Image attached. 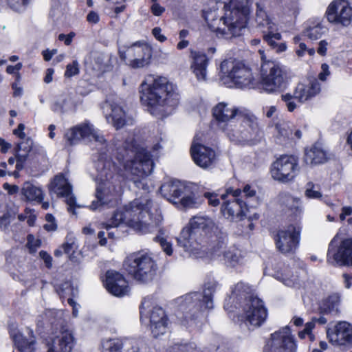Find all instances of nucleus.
I'll use <instances>...</instances> for the list:
<instances>
[{
    "label": "nucleus",
    "instance_id": "nucleus-16",
    "mask_svg": "<svg viewBox=\"0 0 352 352\" xmlns=\"http://www.w3.org/2000/svg\"><path fill=\"white\" fill-rule=\"evenodd\" d=\"M261 85L267 93L279 90L285 81V74L282 67L274 61H265L261 65Z\"/></svg>",
    "mask_w": 352,
    "mask_h": 352
},
{
    "label": "nucleus",
    "instance_id": "nucleus-6",
    "mask_svg": "<svg viewBox=\"0 0 352 352\" xmlns=\"http://www.w3.org/2000/svg\"><path fill=\"white\" fill-rule=\"evenodd\" d=\"M217 286L215 282L208 283L203 293H189L177 298V317L182 325L192 327L197 324L203 317L204 310L213 308L212 294Z\"/></svg>",
    "mask_w": 352,
    "mask_h": 352
},
{
    "label": "nucleus",
    "instance_id": "nucleus-14",
    "mask_svg": "<svg viewBox=\"0 0 352 352\" xmlns=\"http://www.w3.org/2000/svg\"><path fill=\"white\" fill-rule=\"evenodd\" d=\"M327 261L333 265L352 266V238L339 242L336 234L329 244Z\"/></svg>",
    "mask_w": 352,
    "mask_h": 352
},
{
    "label": "nucleus",
    "instance_id": "nucleus-43",
    "mask_svg": "<svg viewBox=\"0 0 352 352\" xmlns=\"http://www.w3.org/2000/svg\"><path fill=\"white\" fill-rule=\"evenodd\" d=\"M339 304V296L336 294H332L322 301L320 309L325 313H337Z\"/></svg>",
    "mask_w": 352,
    "mask_h": 352
},
{
    "label": "nucleus",
    "instance_id": "nucleus-32",
    "mask_svg": "<svg viewBox=\"0 0 352 352\" xmlns=\"http://www.w3.org/2000/svg\"><path fill=\"white\" fill-rule=\"evenodd\" d=\"M329 31V28L324 24L322 19L314 18L309 19L307 23L305 35L311 40H318Z\"/></svg>",
    "mask_w": 352,
    "mask_h": 352
},
{
    "label": "nucleus",
    "instance_id": "nucleus-26",
    "mask_svg": "<svg viewBox=\"0 0 352 352\" xmlns=\"http://www.w3.org/2000/svg\"><path fill=\"white\" fill-rule=\"evenodd\" d=\"M75 344L76 339L73 333L66 328L59 331V334L47 344V352H72Z\"/></svg>",
    "mask_w": 352,
    "mask_h": 352
},
{
    "label": "nucleus",
    "instance_id": "nucleus-57",
    "mask_svg": "<svg viewBox=\"0 0 352 352\" xmlns=\"http://www.w3.org/2000/svg\"><path fill=\"white\" fill-rule=\"evenodd\" d=\"M153 36L160 42H164L167 38L162 34V29L159 27H155L152 30Z\"/></svg>",
    "mask_w": 352,
    "mask_h": 352
},
{
    "label": "nucleus",
    "instance_id": "nucleus-17",
    "mask_svg": "<svg viewBox=\"0 0 352 352\" xmlns=\"http://www.w3.org/2000/svg\"><path fill=\"white\" fill-rule=\"evenodd\" d=\"M320 91V84L316 79L310 81L309 84L299 83L296 87L293 94L287 93L281 96L282 100L285 102L289 111H294L298 107L295 100L300 103L311 100Z\"/></svg>",
    "mask_w": 352,
    "mask_h": 352
},
{
    "label": "nucleus",
    "instance_id": "nucleus-64",
    "mask_svg": "<svg viewBox=\"0 0 352 352\" xmlns=\"http://www.w3.org/2000/svg\"><path fill=\"white\" fill-rule=\"evenodd\" d=\"M39 254H40V256L41 257V258L45 263L46 266L47 267H50L52 266V256L50 254H48L46 252H44V251H41Z\"/></svg>",
    "mask_w": 352,
    "mask_h": 352
},
{
    "label": "nucleus",
    "instance_id": "nucleus-45",
    "mask_svg": "<svg viewBox=\"0 0 352 352\" xmlns=\"http://www.w3.org/2000/svg\"><path fill=\"white\" fill-rule=\"evenodd\" d=\"M123 340L107 339L102 342V352H122Z\"/></svg>",
    "mask_w": 352,
    "mask_h": 352
},
{
    "label": "nucleus",
    "instance_id": "nucleus-24",
    "mask_svg": "<svg viewBox=\"0 0 352 352\" xmlns=\"http://www.w3.org/2000/svg\"><path fill=\"white\" fill-rule=\"evenodd\" d=\"M49 190L51 194H55L58 197L65 199L69 211L74 213V208L75 206L79 207L76 204V197L72 193V185L63 175H58L54 178L50 185Z\"/></svg>",
    "mask_w": 352,
    "mask_h": 352
},
{
    "label": "nucleus",
    "instance_id": "nucleus-34",
    "mask_svg": "<svg viewBox=\"0 0 352 352\" xmlns=\"http://www.w3.org/2000/svg\"><path fill=\"white\" fill-rule=\"evenodd\" d=\"M30 338H26L21 333H17L13 336L15 345L20 352H34L35 351V340L33 331L29 330Z\"/></svg>",
    "mask_w": 352,
    "mask_h": 352
},
{
    "label": "nucleus",
    "instance_id": "nucleus-20",
    "mask_svg": "<svg viewBox=\"0 0 352 352\" xmlns=\"http://www.w3.org/2000/svg\"><path fill=\"white\" fill-rule=\"evenodd\" d=\"M266 350L267 352H296L297 344L289 327L286 326L272 333Z\"/></svg>",
    "mask_w": 352,
    "mask_h": 352
},
{
    "label": "nucleus",
    "instance_id": "nucleus-55",
    "mask_svg": "<svg viewBox=\"0 0 352 352\" xmlns=\"http://www.w3.org/2000/svg\"><path fill=\"white\" fill-rule=\"evenodd\" d=\"M329 75L330 71L329 65L326 63L322 64L321 72L318 74V78L322 81H324Z\"/></svg>",
    "mask_w": 352,
    "mask_h": 352
},
{
    "label": "nucleus",
    "instance_id": "nucleus-36",
    "mask_svg": "<svg viewBox=\"0 0 352 352\" xmlns=\"http://www.w3.org/2000/svg\"><path fill=\"white\" fill-rule=\"evenodd\" d=\"M21 193L27 201L41 202L43 199V192L41 188L30 182H25L21 188Z\"/></svg>",
    "mask_w": 352,
    "mask_h": 352
},
{
    "label": "nucleus",
    "instance_id": "nucleus-18",
    "mask_svg": "<svg viewBox=\"0 0 352 352\" xmlns=\"http://www.w3.org/2000/svg\"><path fill=\"white\" fill-rule=\"evenodd\" d=\"M267 315L263 300L256 296H250L245 300L241 318L247 326L258 327L265 322Z\"/></svg>",
    "mask_w": 352,
    "mask_h": 352
},
{
    "label": "nucleus",
    "instance_id": "nucleus-19",
    "mask_svg": "<svg viewBox=\"0 0 352 352\" xmlns=\"http://www.w3.org/2000/svg\"><path fill=\"white\" fill-rule=\"evenodd\" d=\"M212 113L218 128L226 135L242 112L236 107L221 102L212 108Z\"/></svg>",
    "mask_w": 352,
    "mask_h": 352
},
{
    "label": "nucleus",
    "instance_id": "nucleus-44",
    "mask_svg": "<svg viewBox=\"0 0 352 352\" xmlns=\"http://www.w3.org/2000/svg\"><path fill=\"white\" fill-rule=\"evenodd\" d=\"M279 201L288 207L290 210H295L296 212H302L300 199L292 197L287 192H281L279 195Z\"/></svg>",
    "mask_w": 352,
    "mask_h": 352
},
{
    "label": "nucleus",
    "instance_id": "nucleus-7",
    "mask_svg": "<svg viewBox=\"0 0 352 352\" xmlns=\"http://www.w3.org/2000/svg\"><path fill=\"white\" fill-rule=\"evenodd\" d=\"M214 221L208 217H194L189 222V226L184 228L177 239L178 244L190 254L196 257L205 256L206 248L196 240L197 233L207 234L214 230Z\"/></svg>",
    "mask_w": 352,
    "mask_h": 352
},
{
    "label": "nucleus",
    "instance_id": "nucleus-50",
    "mask_svg": "<svg viewBox=\"0 0 352 352\" xmlns=\"http://www.w3.org/2000/svg\"><path fill=\"white\" fill-rule=\"evenodd\" d=\"M80 72L79 63L77 60H74L72 63L68 64L65 72L66 78H71L78 74Z\"/></svg>",
    "mask_w": 352,
    "mask_h": 352
},
{
    "label": "nucleus",
    "instance_id": "nucleus-27",
    "mask_svg": "<svg viewBox=\"0 0 352 352\" xmlns=\"http://www.w3.org/2000/svg\"><path fill=\"white\" fill-rule=\"evenodd\" d=\"M104 285L107 291L116 296H125L129 292L128 282L124 276L115 271H107Z\"/></svg>",
    "mask_w": 352,
    "mask_h": 352
},
{
    "label": "nucleus",
    "instance_id": "nucleus-9",
    "mask_svg": "<svg viewBox=\"0 0 352 352\" xmlns=\"http://www.w3.org/2000/svg\"><path fill=\"white\" fill-rule=\"evenodd\" d=\"M262 135L257 117L250 111L240 113L226 135L231 142L236 144H255Z\"/></svg>",
    "mask_w": 352,
    "mask_h": 352
},
{
    "label": "nucleus",
    "instance_id": "nucleus-56",
    "mask_svg": "<svg viewBox=\"0 0 352 352\" xmlns=\"http://www.w3.org/2000/svg\"><path fill=\"white\" fill-rule=\"evenodd\" d=\"M263 113L268 118H273L277 111V108L274 105L266 106L263 109Z\"/></svg>",
    "mask_w": 352,
    "mask_h": 352
},
{
    "label": "nucleus",
    "instance_id": "nucleus-28",
    "mask_svg": "<svg viewBox=\"0 0 352 352\" xmlns=\"http://www.w3.org/2000/svg\"><path fill=\"white\" fill-rule=\"evenodd\" d=\"M190 153L195 163L203 168L210 167L216 160V154L213 149L195 141L191 146Z\"/></svg>",
    "mask_w": 352,
    "mask_h": 352
},
{
    "label": "nucleus",
    "instance_id": "nucleus-52",
    "mask_svg": "<svg viewBox=\"0 0 352 352\" xmlns=\"http://www.w3.org/2000/svg\"><path fill=\"white\" fill-rule=\"evenodd\" d=\"M67 100L63 99L60 100H57L52 105V109L54 112L63 113L67 111Z\"/></svg>",
    "mask_w": 352,
    "mask_h": 352
},
{
    "label": "nucleus",
    "instance_id": "nucleus-63",
    "mask_svg": "<svg viewBox=\"0 0 352 352\" xmlns=\"http://www.w3.org/2000/svg\"><path fill=\"white\" fill-rule=\"evenodd\" d=\"M17 148L29 153L32 148V142L27 141L26 142L19 143L17 146Z\"/></svg>",
    "mask_w": 352,
    "mask_h": 352
},
{
    "label": "nucleus",
    "instance_id": "nucleus-60",
    "mask_svg": "<svg viewBox=\"0 0 352 352\" xmlns=\"http://www.w3.org/2000/svg\"><path fill=\"white\" fill-rule=\"evenodd\" d=\"M41 242L38 239H35L34 236L30 234L28 236V245L30 249H36L39 247Z\"/></svg>",
    "mask_w": 352,
    "mask_h": 352
},
{
    "label": "nucleus",
    "instance_id": "nucleus-31",
    "mask_svg": "<svg viewBox=\"0 0 352 352\" xmlns=\"http://www.w3.org/2000/svg\"><path fill=\"white\" fill-rule=\"evenodd\" d=\"M192 61L190 68L192 73L199 81H205L207 77L208 58L205 54L192 52Z\"/></svg>",
    "mask_w": 352,
    "mask_h": 352
},
{
    "label": "nucleus",
    "instance_id": "nucleus-21",
    "mask_svg": "<svg viewBox=\"0 0 352 352\" xmlns=\"http://www.w3.org/2000/svg\"><path fill=\"white\" fill-rule=\"evenodd\" d=\"M325 16L331 23L348 26L352 21V8L346 0H333L327 7Z\"/></svg>",
    "mask_w": 352,
    "mask_h": 352
},
{
    "label": "nucleus",
    "instance_id": "nucleus-33",
    "mask_svg": "<svg viewBox=\"0 0 352 352\" xmlns=\"http://www.w3.org/2000/svg\"><path fill=\"white\" fill-rule=\"evenodd\" d=\"M328 157L326 151L319 145H314L307 149L305 155V162L307 164L316 165L327 162Z\"/></svg>",
    "mask_w": 352,
    "mask_h": 352
},
{
    "label": "nucleus",
    "instance_id": "nucleus-1",
    "mask_svg": "<svg viewBox=\"0 0 352 352\" xmlns=\"http://www.w3.org/2000/svg\"><path fill=\"white\" fill-rule=\"evenodd\" d=\"M65 140L69 146L85 141L96 150L95 166L98 172L97 179L100 182L96 188L97 200L92 201L90 208L95 210L100 206L116 201L122 191L119 168L109 158L113 150L101 131L89 121L85 120L67 129Z\"/></svg>",
    "mask_w": 352,
    "mask_h": 352
},
{
    "label": "nucleus",
    "instance_id": "nucleus-47",
    "mask_svg": "<svg viewBox=\"0 0 352 352\" xmlns=\"http://www.w3.org/2000/svg\"><path fill=\"white\" fill-rule=\"evenodd\" d=\"M213 245L210 248V255L213 257L219 256L221 254L224 256V252L226 251V238H221V240H217L213 242Z\"/></svg>",
    "mask_w": 352,
    "mask_h": 352
},
{
    "label": "nucleus",
    "instance_id": "nucleus-51",
    "mask_svg": "<svg viewBox=\"0 0 352 352\" xmlns=\"http://www.w3.org/2000/svg\"><path fill=\"white\" fill-rule=\"evenodd\" d=\"M155 241L160 244L162 250L167 255L170 256L173 254L172 245L164 237L160 235L157 236L155 237Z\"/></svg>",
    "mask_w": 352,
    "mask_h": 352
},
{
    "label": "nucleus",
    "instance_id": "nucleus-49",
    "mask_svg": "<svg viewBox=\"0 0 352 352\" xmlns=\"http://www.w3.org/2000/svg\"><path fill=\"white\" fill-rule=\"evenodd\" d=\"M6 1L10 8L17 12L23 11L30 3V0H6Z\"/></svg>",
    "mask_w": 352,
    "mask_h": 352
},
{
    "label": "nucleus",
    "instance_id": "nucleus-41",
    "mask_svg": "<svg viewBox=\"0 0 352 352\" xmlns=\"http://www.w3.org/2000/svg\"><path fill=\"white\" fill-rule=\"evenodd\" d=\"M277 140L283 143L288 140H294V125L291 122H283L276 125Z\"/></svg>",
    "mask_w": 352,
    "mask_h": 352
},
{
    "label": "nucleus",
    "instance_id": "nucleus-61",
    "mask_svg": "<svg viewBox=\"0 0 352 352\" xmlns=\"http://www.w3.org/2000/svg\"><path fill=\"white\" fill-rule=\"evenodd\" d=\"M151 10L155 16H160L165 10L164 8L162 7L157 3H153L151 6Z\"/></svg>",
    "mask_w": 352,
    "mask_h": 352
},
{
    "label": "nucleus",
    "instance_id": "nucleus-10",
    "mask_svg": "<svg viewBox=\"0 0 352 352\" xmlns=\"http://www.w3.org/2000/svg\"><path fill=\"white\" fill-rule=\"evenodd\" d=\"M220 82L228 87H246L252 84L254 78L251 69L243 62L230 58L220 65Z\"/></svg>",
    "mask_w": 352,
    "mask_h": 352
},
{
    "label": "nucleus",
    "instance_id": "nucleus-30",
    "mask_svg": "<svg viewBox=\"0 0 352 352\" xmlns=\"http://www.w3.org/2000/svg\"><path fill=\"white\" fill-rule=\"evenodd\" d=\"M187 184L179 180L171 179L164 182L160 187L162 195L170 202L175 204L182 197Z\"/></svg>",
    "mask_w": 352,
    "mask_h": 352
},
{
    "label": "nucleus",
    "instance_id": "nucleus-5",
    "mask_svg": "<svg viewBox=\"0 0 352 352\" xmlns=\"http://www.w3.org/2000/svg\"><path fill=\"white\" fill-rule=\"evenodd\" d=\"M116 139L114 142L116 150L113 155L122 164L127 174L133 176L136 187L144 190L148 186L144 182L153 168V162L150 153L139 144L134 143L133 136L127 138L121 145Z\"/></svg>",
    "mask_w": 352,
    "mask_h": 352
},
{
    "label": "nucleus",
    "instance_id": "nucleus-29",
    "mask_svg": "<svg viewBox=\"0 0 352 352\" xmlns=\"http://www.w3.org/2000/svg\"><path fill=\"white\" fill-rule=\"evenodd\" d=\"M102 109L108 123L111 124L116 129L122 128L125 124L126 114L120 106L107 100L103 104Z\"/></svg>",
    "mask_w": 352,
    "mask_h": 352
},
{
    "label": "nucleus",
    "instance_id": "nucleus-58",
    "mask_svg": "<svg viewBox=\"0 0 352 352\" xmlns=\"http://www.w3.org/2000/svg\"><path fill=\"white\" fill-rule=\"evenodd\" d=\"M75 36L74 32H70L68 34H60L58 35V39L64 41L66 45H69L72 43L73 38Z\"/></svg>",
    "mask_w": 352,
    "mask_h": 352
},
{
    "label": "nucleus",
    "instance_id": "nucleus-25",
    "mask_svg": "<svg viewBox=\"0 0 352 352\" xmlns=\"http://www.w3.org/2000/svg\"><path fill=\"white\" fill-rule=\"evenodd\" d=\"M37 326L56 332L65 329V320L62 310L47 309L36 320Z\"/></svg>",
    "mask_w": 352,
    "mask_h": 352
},
{
    "label": "nucleus",
    "instance_id": "nucleus-39",
    "mask_svg": "<svg viewBox=\"0 0 352 352\" xmlns=\"http://www.w3.org/2000/svg\"><path fill=\"white\" fill-rule=\"evenodd\" d=\"M281 38V34L278 32H274V30H267V33H264L263 34L264 41L267 43L272 49L278 53L283 52L287 49V45L285 43H277Z\"/></svg>",
    "mask_w": 352,
    "mask_h": 352
},
{
    "label": "nucleus",
    "instance_id": "nucleus-15",
    "mask_svg": "<svg viewBox=\"0 0 352 352\" xmlns=\"http://www.w3.org/2000/svg\"><path fill=\"white\" fill-rule=\"evenodd\" d=\"M300 170L298 158L293 155H283L272 164L271 175L282 183L292 182Z\"/></svg>",
    "mask_w": 352,
    "mask_h": 352
},
{
    "label": "nucleus",
    "instance_id": "nucleus-62",
    "mask_svg": "<svg viewBox=\"0 0 352 352\" xmlns=\"http://www.w3.org/2000/svg\"><path fill=\"white\" fill-rule=\"evenodd\" d=\"M327 45L328 43L326 40L320 41L317 50L318 53L321 56L325 55L327 50Z\"/></svg>",
    "mask_w": 352,
    "mask_h": 352
},
{
    "label": "nucleus",
    "instance_id": "nucleus-11",
    "mask_svg": "<svg viewBox=\"0 0 352 352\" xmlns=\"http://www.w3.org/2000/svg\"><path fill=\"white\" fill-rule=\"evenodd\" d=\"M140 320H148L151 331L155 338L166 333L168 327V318L165 311L153 305L150 297L144 298L140 306Z\"/></svg>",
    "mask_w": 352,
    "mask_h": 352
},
{
    "label": "nucleus",
    "instance_id": "nucleus-22",
    "mask_svg": "<svg viewBox=\"0 0 352 352\" xmlns=\"http://www.w3.org/2000/svg\"><path fill=\"white\" fill-rule=\"evenodd\" d=\"M300 232V228L294 225L279 230L275 239L276 248L283 254L294 252L299 243Z\"/></svg>",
    "mask_w": 352,
    "mask_h": 352
},
{
    "label": "nucleus",
    "instance_id": "nucleus-12",
    "mask_svg": "<svg viewBox=\"0 0 352 352\" xmlns=\"http://www.w3.org/2000/svg\"><path fill=\"white\" fill-rule=\"evenodd\" d=\"M122 60L132 68H142L148 65L152 57L151 47L144 41L134 42L124 50H120Z\"/></svg>",
    "mask_w": 352,
    "mask_h": 352
},
{
    "label": "nucleus",
    "instance_id": "nucleus-35",
    "mask_svg": "<svg viewBox=\"0 0 352 352\" xmlns=\"http://www.w3.org/2000/svg\"><path fill=\"white\" fill-rule=\"evenodd\" d=\"M200 204V201L196 198L195 193L192 190V186L188 184L185 190H184L182 197L175 204L178 207L185 208H197Z\"/></svg>",
    "mask_w": 352,
    "mask_h": 352
},
{
    "label": "nucleus",
    "instance_id": "nucleus-37",
    "mask_svg": "<svg viewBox=\"0 0 352 352\" xmlns=\"http://www.w3.org/2000/svg\"><path fill=\"white\" fill-rule=\"evenodd\" d=\"M256 22L260 27L267 28V30H274L275 24L267 15L263 3H256Z\"/></svg>",
    "mask_w": 352,
    "mask_h": 352
},
{
    "label": "nucleus",
    "instance_id": "nucleus-46",
    "mask_svg": "<svg viewBox=\"0 0 352 352\" xmlns=\"http://www.w3.org/2000/svg\"><path fill=\"white\" fill-rule=\"evenodd\" d=\"M250 288L247 284L243 282H239L236 283L233 288H232V294L230 299L234 300L235 298L238 299L246 297V295L250 292Z\"/></svg>",
    "mask_w": 352,
    "mask_h": 352
},
{
    "label": "nucleus",
    "instance_id": "nucleus-13",
    "mask_svg": "<svg viewBox=\"0 0 352 352\" xmlns=\"http://www.w3.org/2000/svg\"><path fill=\"white\" fill-rule=\"evenodd\" d=\"M241 190L239 188L233 190L230 188L226 193L221 195L223 203L221 207L222 214L231 221L241 220L248 211V205L239 196Z\"/></svg>",
    "mask_w": 352,
    "mask_h": 352
},
{
    "label": "nucleus",
    "instance_id": "nucleus-4",
    "mask_svg": "<svg viewBox=\"0 0 352 352\" xmlns=\"http://www.w3.org/2000/svg\"><path fill=\"white\" fill-rule=\"evenodd\" d=\"M250 13L249 0H228L225 3L223 14H218L215 10H206L204 16L210 29L216 32L217 36L230 39L241 34Z\"/></svg>",
    "mask_w": 352,
    "mask_h": 352
},
{
    "label": "nucleus",
    "instance_id": "nucleus-8",
    "mask_svg": "<svg viewBox=\"0 0 352 352\" xmlns=\"http://www.w3.org/2000/svg\"><path fill=\"white\" fill-rule=\"evenodd\" d=\"M124 270L135 281L148 283L155 277L157 265L152 254L140 250L129 254L123 263Z\"/></svg>",
    "mask_w": 352,
    "mask_h": 352
},
{
    "label": "nucleus",
    "instance_id": "nucleus-53",
    "mask_svg": "<svg viewBox=\"0 0 352 352\" xmlns=\"http://www.w3.org/2000/svg\"><path fill=\"white\" fill-rule=\"evenodd\" d=\"M47 223L44 225V228L47 231H54L57 228V225L55 222V218L51 214H47L45 216Z\"/></svg>",
    "mask_w": 352,
    "mask_h": 352
},
{
    "label": "nucleus",
    "instance_id": "nucleus-23",
    "mask_svg": "<svg viewBox=\"0 0 352 352\" xmlns=\"http://www.w3.org/2000/svg\"><path fill=\"white\" fill-rule=\"evenodd\" d=\"M329 342L336 346L352 347V324L340 321L326 330Z\"/></svg>",
    "mask_w": 352,
    "mask_h": 352
},
{
    "label": "nucleus",
    "instance_id": "nucleus-48",
    "mask_svg": "<svg viewBox=\"0 0 352 352\" xmlns=\"http://www.w3.org/2000/svg\"><path fill=\"white\" fill-rule=\"evenodd\" d=\"M305 195L309 199H320L322 193L320 191L319 186L309 182L306 184Z\"/></svg>",
    "mask_w": 352,
    "mask_h": 352
},
{
    "label": "nucleus",
    "instance_id": "nucleus-2",
    "mask_svg": "<svg viewBox=\"0 0 352 352\" xmlns=\"http://www.w3.org/2000/svg\"><path fill=\"white\" fill-rule=\"evenodd\" d=\"M152 201L146 197L134 199L124 208V211L116 210L112 218L103 227L109 230L118 227L124 221L129 227L142 234L158 231L164 234L163 228L160 227L163 221L161 211L157 208L151 212Z\"/></svg>",
    "mask_w": 352,
    "mask_h": 352
},
{
    "label": "nucleus",
    "instance_id": "nucleus-40",
    "mask_svg": "<svg viewBox=\"0 0 352 352\" xmlns=\"http://www.w3.org/2000/svg\"><path fill=\"white\" fill-rule=\"evenodd\" d=\"M122 352H148V349L142 340L126 338L123 339Z\"/></svg>",
    "mask_w": 352,
    "mask_h": 352
},
{
    "label": "nucleus",
    "instance_id": "nucleus-59",
    "mask_svg": "<svg viewBox=\"0 0 352 352\" xmlns=\"http://www.w3.org/2000/svg\"><path fill=\"white\" fill-rule=\"evenodd\" d=\"M204 196L208 199L210 205L216 206L219 204V200L217 198L216 195L210 192H206Z\"/></svg>",
    "mask_w": 352,
    "mask_h": 352
},
{
    "label": "nucleus",
    "instance_id": "nucleus-54",
    "mask_svg": "<svg viewBox=\"0 0 352 352\" xmlns=\"http://www.w3.org/2000/svg\"><path fill=\"white\" fill-rule=\"evenodd\" d=\"M256 195V190L250 185H245L241 191V194L239 196V198H242L243 196L247 198H251L254 197Z\"/></svg>",
    "mask_w": 352,
    "mask_h": 352
},
{
    "label": "nucleus",
    "instance_id": "nucleus-42",
    "mask_svg": "<svg viewBox=\"0 0 352 352\" xmlns=\"http://www.w3.org/2000/svg\"><path fill=\"white\" fill-rule=\"evenodd\" d=\"M225 263L230 266L234 267L241 264L243 261L241 251L236 247H230L224 252Z\"/></svg>",
    "mask_w": 352,
    "mask_h": 352
},
{
    "label": "nucleus",
    "instance_id": "nucleus-3",
    "mask_svg": "<svg viewBox=\"0 0 352 352\" xmlns=\"http://www.w3.org/2000/svg\"><path fill=\"white\" fill-rule=\"evenodd\" d=\"M140 100L154 116L169 115L179 103L175 86L166 77L148 76L140 87Z\"/></svg>",
    "mask_w": 352,
    "mask_h": 352
},
{
    "label": "nucleus",
    "instance_id": "nucleus-38",
    "mask_svg": "<svg viewBox=\"0 0 352 352\" xmlns=\"http://www.w3.org/2000/svg\"><path fill=\"white\" fill-rule=\"evenodd\" d=\"M276 278L281 281L286 286L294 288H300L303 282L301 276L298 272L294 274L287 270L284 273L278 274Z\"/></svg>",
    "mask_w": 352,
    "mask_h": 352
}]
</instances>
